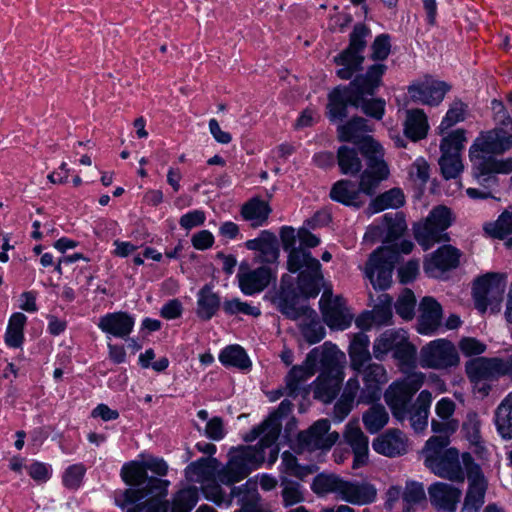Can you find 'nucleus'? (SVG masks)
Returning a JSON list of instances; mask_svg holds the SVG:
<instances>
[{
    "instance_id": "obj_1",
    "label": "nucleus",
    "mask_w": 512,
    "mask_h": 512,
    "mask_svg": "<svg viewBox=\"0 0 512 512\" xmlns=\"http://www.w3.org/2000/svg\"><path fill=\"white\" fill-rule=\"evenodd\" d=\"M267 422L254 427L244 437L246 442H253L257 438L260 441L255 446H244L233 449L229 452V461L220 473V480L223 484L231 485L244 479L253 469L258 468L265 460L266 448H270V463L273 464L278 456L276 441L268 442Z\"/></svg>"
},
{
    "instance_id": "obj_9",
    "label": "nucleus",
    "mask_w": 512,
    "mask_h": 512,
    "mask_svg": "<svg viewBox=\"0 0 512 512\" xmlns=\"http://www.w3.org/2000/svg\"><path fill=\"white\" fill-rule=\"evenodd\" d=\"M419 364L422 368L449 370L460 363L456 346L447 339L440 338L425 344L419 353Z\"/></svg>"
},
{
    "instance_id": "obj_2",
    "label": "nucleus",
    "mask_w": 512,
    "mask_h": 512,
    "mask_svg": "<svg viewBox=\"0 0 512 512\" xmlns=\"http://www.w3.org/2000/svg\"><path fill=\"white\" fill-rule=\"evenodd\" d=\"M121 477L126 484L134 487L128 488L115 496L116 504L122 509L141 501L147 496H151L150 499L161 500L166 495L169 486L167 480L148 478L143 463L135 461L123 465Z\"/></svg>"
},
{
    "instance_id": "obj_34",
    "label": "nucleus",
    "mask_w": 512,
    "mask_h": 512,
    "mask_svg": "<svg viewBox=\"0 0 512 512\" xmlns=\"http://www.w3.org/2000/svg\"><path fill=\"white\" fill-rule=\"evenodd\" d=\"M370 340L364 333L355 334L348 348L350 366L356 372H361L371 360L369 351Z\"/></svg>"
},
{
    "instance_id": "obj_42",
    "label": "nucleus",
    "mask_w": 512,
    "mask_h": 512,
    "mask_svg": "<svg viewBox=\"0 0 512 512\" xmlns=\"http://www.w3.org/2000/svg\"><path fill=\"white\" fill-rule=\"evenodd\" d=\"M298 296L299 295H297L296 291H291L290 289L282 286L274 302L277 306V309L282 314L290 319L297 320L304 313V310L308 309V307L297 306Z\"/></svg>"
},
{
    "instance_id": "obj_56",
    "label": "nucleus",
    "mask_w": 512,
    "mask_h": 512,
    "mask_svg": "<svg viewBox=\"0 0 512 512\" xmlns=\"http://www.w3.org/2000/svg\"><path fill=\"white\" fill-rule=\"evenodd\" d=\"M369 34V30L363 24H357L353 32L350 35V44L349 47L343 51L344 58L351 56H356V58H364L361 55V52L366 46L365 38Z\"/></svg>"
},
{
    "instance_id": "obj_18",
    "label": "nucleus",
    "mask_w": 512,
    "mask_h": 512,
    "mask_svg": "<svg viewBox=\"0 0 512 512\" xmlns=\"http://www.w3.org/2000/svg\"><path fill=\"white\" fill-rule=\"evenodd\" d=\"M364 387L358 397L359 404H371L381 397L382 386L388 382L386 369L381 364L368 363L363 370Z\"/></svg>"
},
{
    "instance_id": "obj_48",
    "label": "nucleus",
    "mask_w": 512,
    "mask_h": 512,
    "mask_svg": "<svg viewBox=\"0 0 512 512\" xmlns=\"http://www.w3.org/2000/svg\"><path fill=\"white\" fill-rule=\"evenodd\" d=\"M337 161L343 174L356 175L362 169V161L354 148L341 146L337 151Z\"/></svg>"
},
{
    "instance_id": "obj_11",
    "label": "nucleus",
    "mask_w": 512,
    "mask_h": 512,
    "mask_svg": "<svg viewBox=\"0 0 512 512\" xmlns=\"http://www.w3.org/2000/svg\"><path fill=\"white\" fill-rule=\"evenodd\" d=\"M506 289L505 277L500 274H487L474 283L473 297L476 308L485 312L488 306L498 311Z\"/></svg>"
},
{
    "instance_id": "obj_51",
    "label": "nucleus",
    "mask_w": 512,
    "mask_h": 512,
    "mask_svg": "<svg viewBox=\"0 0 512 512\" xmlns=\"http://www.w3.org/2000/svg\"><path fill=\"white\" fill-rule=\"evenodd\" d=\"M219 360L224 366H232L242 370L248 369L251 366L249 357L239 345H231L224 348L219 355Z\"/></svg>"
},
{
    "instance_id": "obj_32",
    "label": "nucleus",
    "mask_w": 512,
    "mask_h": 512,
    "mask_svg": "<svg viewBox=\"0 0 512 512\" xmlns=\"http://www.w3.org/2000/svg\"><path fill=\"white\" fill-rule=\"evenodd\" d=\"M459 428V422L456 419H433L431 429L434 436L430 437L425 448H446L450 443V436Z\"/></svg>"
},
{
    "instance_id": "obj_14",
    "label": "nucleus",
    "mask_w": 512,
    "mask_h": 512,
    "mask_svg": "<svg viewBox=\"0 0 512 512\" xmlns=\"http://www.w3.org/2000/svg\"><path fill=\"white\" fill-rule=\"evenodd\" d=\"M319 305L323 320L331 329L345 330L351 325L353 317L342 297L333 296L332 292L324 291Z\"/></svg>"
},
{
    "instance_id": "obj_7",
    "label": "nucleus",
    "mask_w": 512,
    "mask_h": 512,
    "mask_svg": "<svg viewBox=\"0 0 512 512\" xmlns=\"http://www.w3.org/2000/svg\"><path fill=\"white\" fill-rule=\"evenodd\" d=\"M386 70L384 64H375L371 66L367 73L356 77L352 81V87L355 94L359 97V106L362 111L377 120L382 119L385 112V101L382 99H365L368 95H373L380 86L381 77Z\"/></svg>"
},
{
    "instance_id": "obj_60",
    "label": "nucleus",
    "mask_w": 512,
    "mask_h": 512,
    "mask_svg": "<svg viewBox=\"0 0 512 512\" xmlns=\"http://www.w3.org/2000/svg\"><path fill=\"white\" fill-rule=\"evenodd\" d=\"M281 472L299 479H304L313 473V469L310 466L299 465L297 458L289 451H285L282 454Z\"/></svg>"
},
{
    "instance_id": "obj_27",
    "label": "nucleus",
    "mask_w": 512,
    "mask_h": 512,
    "mask_svg": "<svg viewBox=\"0 0 512 512\" xmlns=\"http://www.w3.org/2000/svg\"><path fill=\"white\" fill-rule=\"evenodd\" d=\"M431 504L438 510L455 512L461 491L447 483L436 482L428 488Z\"/></svg>"
},
{
    "instance_id": "obj_33",
    "label": "nucleus",
    "mask_w": 512,
    "mask_h": 512,
    "mask_svg": "<svg viewBox=\"0 0 512 512\" xmlns=\"http://www.w3.org/2000/svg\"><path fill=\"white\" fill-rule=\"evenodd\" d=\"M343 378L344 375L320 374L312 384L314 398L331 403L339 393Z\"/></svg>"
},
{
    "instance_id": "obj_36",
    "label": "nucleus",
    "mask_w": 512,
    "mask_h": 512,
    "mask_svg": "<svg viewBox=\"0 0 512 512\" xmlns=\"http://www.w3.org/2000/svg\"><path fill=\"white\" fill-rule=\"evenodd\" d=\"M432 395L428 390L420 392L409 410L410 423L415 432L423 431L428 425Z\"/></svg>"
},
{
    "instance_id": "obj_17",
    "label": "nucleus",
    "mask_w": 512,
    "mask_h": 512,
    "mask_svg": "<svg viewBox=\"0 0 512 512\" xmlns=\"http://www.w3.org/2000/svg\"><path fill=\"white\" fill-rule=\"evenodd\" d=\"M330 422L327 419L316 421L309 429L299 433L298 441L308 451L329 450L339 439L337 432H329Z\"/></svg>"
},
{
    "instance_id": "obj_61",
    "label": "nucleus",
    "mask_w": 512,
    "mask_h": 512,
    "mask_svg": "<svg viewBox=\"0 0 512 512\" xmlns=\"http://www.w3.org/2000/svg\"><path fill=\"white\" fill-rule=\"evenodd\" d=\"M484 231L494 238H505L512 233L511 216H508V214L503 211L496 221L488 222L484 225Z\"/></svg>"
},
{
    "instance_id": "obj_19",
    "label": "nucleus",
    "mask_w": 512,
    "mask_h": 512,
    "mask_svg": "<svg viewBox=\"0 0 512 512\" xmlns=\"http://www.w3.org/2000/svg\"><path fill=\"white\" fill-rule=\"evenodd\" d=\"M460 256L461 252L454 246L443 245L426 258L424 271L430 277L439 278L459 265Z\"/></svg>"
},
{
    "instance_id": "obj_35",
    "label": "nucleus",
    "mask_w": 512,
    "mask_h": 512,
    "mask_svg": "<svg viewBox=\"0 0 512 512\" xmlns=\"http://www.w3.org/2000/svg\"><path fill=\"white\" fill-rule=\"evenodd\" d=\"M403 126L405 136L413 142L426 138L429 131L427 116L420 109L407 110Z\"/></svg>"
},
{
    "instance_id": "obj_26",
    "label": "nucleus",
    "mask_w": 512,
    "mask_h": 512,
    "mask_svg": "<svg viewBox=\"0 0 512 512\" xmlns=\"http://www.w3.org/2000/svg\"><path fill=\"white\" fill-rule=\"evenodd\" d=\"M359 97L355 94L352 82L348 87L336 88L329 94L328 116L331 121L342 120L347 116V105L359 106Z\"/></svg>"
},
{
    "instance_id": "obj_16",
    "label": "nucleus",
    "mask_w": 512,
    "mask_h": 512,
    "mask_svg": "<svg viewBox=\"0 0 512 512\" xmlns=\"http://www.w3.org/2000/svg\"><path fill=\"white\" fill-rule=\"evenodd\" d=\"M317 350H311L301 365L293 366L285 377L286 395L297 397L308 394L307 380L317 372Z\"/></svg>"
},
{
    "instance_id": "obj_53",
    "label": "nucleus",
    "mask_w": 512,
    "mask_h": 512,
    "mask_svg": "<svg viewBox=\"0 0 512 512\" xmlns=\"http://www.w3.org/2000/svg\"><path fill=\"white\" fill-rule=\"evenodd\" d=\"M416 349L408 341L407 333L404 335L403 341L393 351V357L398 361V365L403 372H408L414 367Z\"/></svg>"
},
{
    "instance_id": "obj_41",
    "label": "nucleus",
    "mask_w": 512,
    "mask_h": 512,
    "mask_svg": "<svg viewBox=\"0 0 512 512\" xmlns=\"http://www.w3.org/2000/svg\"><path fill=\"white\" fill-rule=\"evenodd\" d=\"M406 331L399 330H386L378 338L375 339L373 344V355L377 360H383L389 353L393 352L397 345L404 339Z\"/></svg>"
},
{
    "instance_id": "obj_37",
    "label": "nucleus",
    "mask_w": 512,
    "mask_h": 512,
    "mask_svg": "<svg viewBox=\"0 0 512 512\" xmlns=\"http://www.w3.org/2000/svg\"><path fill=\"white\" fill-rule=\"evenodd\" d=\"M299 320V329L302 336L309 344L320 342L325 336V329L321 324L317 313L308 308L304 310Z\"/></svg>"
},
{
    "instance_id": "obj_49",
    "label": "nucleus",
    "mask_w": 512,
    "mask_h": 512,
    "mask_svg": "<svg viewBox=\"0 0 512 512\" xmlns=\"http://www.w3.org/2000/svg\"><path fill=\"white\" fill-rule=\"evenodd\" d=\"M471 161L473 162L474 179L483 188V190L491 191L493 194L498 187L497 175L492 170L488 169L489 167L485 162V158H478Z\"/></svg>"
},
{
    "instance_id": "obj_62",
    "label": "nucleus",
    "mask_w": 512,
    "mask_h": 512,
    "mask_svg": "<svg viewBox=\"0 0 512 512\" xmlns=\"http://www.w3.org/2000/svg\"><path fill=\"white\" fill-rule=\"evenodd\" d=\"M223 310L228 315L244 314L258 317L261 314L258 307L252 306L247 302H243L239 298L225 300L223 303Z\"/></svg>"
},
{
    "instance_id": "obj_31",
    "label": "nucleus",
    "mask_w": 512,
    "mask_h": 512,
    "mask_svg": "<svg viewBox=\"0 0 512 512\" xmlns=\"http://www.w3.org/2000/svg\"><path fill=\"white\" fill-rule=\"evenodd\" d=\"M224 468L220 469V462L216 458H200L187 467L186 473L188 478L194 482L205 483L217 479L223 483L220 480V473Z\"/></svg>"
},
{
    "instance_id": "obj_54",
    "label": "nucleus",
    "mask_w": 512,
    "mask_h": 512,
    "mask_svg": "<svg viewBox=\"0 0 512 512\" xmlns=\"http://www.w3.org/2000/svg\"><path fill=\"white\" fill-rule=\"evenodd\" d=\"M404 502L403 512H410L415 506L426 502V493L424 487L418 482H409L406 484L402 494Z\"/></svg>"
},
{
    "instance_id": "obj_8",
    "label": "nucleus",
    "mask_w": 512,
    "mask_h": 512,
    "mask_svg": "<svg viewBox=\"0 0 512 512\" xmlns=\"http://www.w3.org/2000/svg\"><path fill=\"white\" fill-rule=\"evenodd\" d=\"M361 153L367 159L368 167L362 173L359 183L360 192L372 195L379 183L389 175V169L384 161V149L373 138L364 140Z\"/></svg>"
},
{
    "instance_id": "obj_47",
    "label": "nucleus",
    "mask_w": 512,
    "mask_h": 512,
    "mask_svg": "<svg viewBox=\"0 0 512 512\" xmlns=\"http://www.w3.org/2000/svg\"><path fill=\"white\" fill-rule=\"evenodd\" d=\"M27 322V317L21 313H13L8 321V326L5 333V343L12 348H19L24 341V327Z\"/></svg>"
},
{
    "instance_id": "obj_5",
    "label": "nucleus",
    "mask_w": 512,
    "mask_h": 512,
    "mask_svg": "<svg viewBox=\"0 0 512 512\" xmlns=\"http://www.w3.org/2000/svg\"><path fill=\"white\" fill-rule=\"evenodd\" d=\"M287 268L290 272H299L296 292L305 298L316 297L322 286L323 275L320 262L305 249H292L288 254Z\"/></svg>"
},
{
    "instance_id": "obj_15",
    "label": "nucleus",
    "mask_w": 512,
    "mask_h": 512,
    "mask_svg": "<svg viewBox=\"0 0 512 512\" xmlns=\"http://www.w3.org/2000/svg\"><path fill=\"white\" fill-rule=\"evenodd\" d=\"M462 462L469 480V489L465 497L464 508L476 512L484 503L486 481L481 468L474 462L469 453L462 455Z\"/></svg>"
},
{
    "instance_id": "obj_39",
    "label": "nucleus",
    "mask_w": 512,
    "mask_h": 512,
    "mask_svg": "<svg viewBox=\"0 0 512 512\" xmlns=\"http://www.w3.org/2000/svg\"><path fill=\"white\" fill-rule=\"evenodd\" d=\"M360 193L359 187L354 182L340 180L333 185L330 197L344 205L359 207L362 204Z\"/></svg>"
},
{
    "instance_id": "obj_23",
    "label": "nucleus",
    "mask_w": 512,
    "mask_h": 512,
    "mask_svg": "<svg viewBox=\"0 0 512 512\" xmlns=\"http://www.w3.org/2000/svg\"><path fill=\"white\" fill-rule=\"evenodd\" d=\"M248 250L257 251L254 261L263 264H271L279 258V244L275 234L268 230H263L260 235L245 242Z\"/></svg>"
},
{
    "instance_id": "obj_52",
    "label": "nucleus",
    "mask_w": 512,
    "mask_h": 512,
    "mask_svg": "<svg viewBox=\"0 0 512 512\" xmlns=\"http://www.w3.org/2000/svg\"><path fill=\"white\" fill-rule=\"evenodd\" d=\"M293 404L285 399L283 400L277 410H275L270 416L265 420L268 425V433H267V439L268 442L276 441L279 437L280 431H281V419L283 417H286L292 412Z\"/></svg>"
},
{
    "instance_id": "obj_6",
    "label": "nucleus",
    "mask_w": 512,
    "mask_h": 512,
    "mask_svg": "<svg viewBox=\"0 0 512 512\" xmlns=\"http://www.w3.org/2000/svg\"><path fill=\"white\" fill-rule=\"evenodd\" d=\"M453 222L452 212L446 206L433 208L427 218L414 226V236L418 244L428 250L436 243L450 240L446 230Z\"/></svg>"
},
{
    "instance_id": "obj_64",
    "label": "nucleus",
    "mask_w": 512,
    "mask_h": 512,
    "mask_svg": "<svg viewBox=\"0 0 512 512\" xmlns=\"http://www.w3.org/2000/svg\"><path fill=\"white\" fill-rule=\"evenodd\" d=\"M480 427L481 421L478 415L476 413H469L462 429L467 440L476 447H480L481 444Z\"/></svg>"
},
{
    "instance_id": "obj_12",
    "label": "nucleus",
    "mask_w": 512,
    "mask_h": 512,
    "mask_svg": "<svg viewBox=\"0 0 512 512\" xmlns=\"http://www.w3.org/2000/svg\"><path fill=\"white\" fill-rule=\"evenodd\" d=\"M465 368L472 382L491 380L503 375L512 376V355L507 359L476 358L467 362Z\"/></svg>"
},
{
    "instance_id": "obj_59",
    "label": "nucleus",
    "mask_w": 512,
    "mask_h": 512,
    "mask_svg": "<svg viewBox=\"0 0 512 512\" xmlns=\"http://www.w3.org/2000/svg\"><path fill=\"white\" fill-rule=\"evenodd\" d=\"M371 312V315L374 317L376 322V326L388 325L392 319V298L388 294H381L378 297L377 304L374 305V308Z\"/></svg>"
},
{
    "instance_id": "obj_4",
    "label": "nucleus",
    "mask_w": 512,
    "mask_h": 512,
    "mask_svg": "<svg viewBox=\"0 0 512 512\" xmlns=\"http://www.w3.org/2000/svg\"><path fill=\"white\" fill-rule=\"evenodd\" d=\"M414 245L403 240L394 246H383L374 251L365 266V276L374 289L385 290L392 283L394 265L399 261L400 253L409 254Z\"/></svg>"
},
{
    "instance_id": "obj_30",
    "label": "nucleus",
    "mask_w": 512,
    "mask_h": 512,
    "mask_svg": "<svg viewBox=\"0 0 512 512\" xmlns=\"http://www.w3.org/2000/svg\"><path fill=\"white\" fill-rule=\"evenodd\" d=\"M413 395L399 381L393 382L384 393V400L390 407L393 416L402 421L406 418L408 404Z\"/></svg>"
},
{
    "instance_id": "obj_25",
    "label": "nucleus",
    "mask_w": 512,
    "mask_h": 512,
    "mask_svg": "<svg viewBox=\"0 0 512 512\" xmlns=\"http://www.w3.org/2000/svg\"><path fill=\"white\" fill-rule=\"evenodd\" d=\"M344 439L354 454L353 468L357 469L364 466L368 461L369 440L361 430L357 420L350 421L346 425Z\"/></svg>"
},
{
    "instance_id": "obj_44",
    "label": "nucleus",
    "mask_w": 512,
    "mask_h": 512,
    "mask_svg": "<svg viewBox=\"0 0 512 512\" xmlns=\"http://www.w3.org/2000/svg\"><path fill=\"white\" fill-rule=\"evenodd\" d=\"M495 424L502 438L512 439V392L496 408Z\"/></svg>"
},
{
    "instance_id": "obj_20",
    "label": "nucleus",
    "mask_w": 512,
    "mask_h": 512,
    "mask_svg": "<svg viewBox=\"0 0 512 512\" xmlns=\"http://www.w3.org/2000/svg\"><path fill=\"white\" fill-rule=\"evenodd\" d=\"M237 278L241 292L245 295H254L268 287L273 273L266 265L251 269L248 265L241 264Z\"/></svg>"
},
{
    "instance_id": "obj_46",
    "label": "nucleus",
    "mask_w": 512,
    "mask_h": 512,
    "mask_svg": "<svg viewBox=\"0 0 512 512\" xmlns=\"http://www.w3.org/2000/svg\"><path fill=\"white\" fill-rule=\"evenodd\" d=\"M439 144L441 154H461L467 142L466 131L458 128L444 131Z\"/></svg>"
},
{
    "instance_id": "obj_43",
    "label": "nucleus",
    "mask_w": 512,
    "mask_h": 512,
    "mask_svg": "<svg viewBox=\"0 0 512 512\" xmlns=\"http://www.w3.org/2000/svg\"><path fill=\"white\" fill-rule=\"evenodd\" d=\"M271 210L267 202L260 199H252L245 203L241 209L242 217L250 222V225L254 228L262 226Z\"/></svg>"
},
{
    "instance_id": "obj_21",
    "label": "nucleus",
    "mask_w": 512,
    "mask_h": 512,
    "mask_svg": "<svg viewBox=\"0 0 512 512\" xmlns=\"http://www.w3.org/2000/svg\"><path fill=\"white\" fill-rule=\"evenodd\" d=\"M449 89L447 83L425 77L422 81L409 86L408 92L414 101L433 106L442 102Z\"/></svg>"
},
{
    "instance_id": "obj_38",
    "label": "nucleus",
    "mask_w": 512,
    "mask_h": 512,
    "mask_svg": "<svg viewBox=\"0 0 512 512\" xmlns=\"http://www.w3.org/2000/svg\"><path fill=\"white\" fill-rule=\"evenodd\" d=\"M337 131L340 141L353 142L359 145L360 150L364 140L372 138L371 136H365L371 129L368 127L367 121L361 117H355L346 124L340 125Z\"/></svg>"
},
{
    "instance_id": "obj_3",
    "label": "nucleus",
    "mask_w": 512,
    "mask_h": 512,
    "mask_svg": "<svg viewBox=\"0 0 512 512\" xmlns=\"http://www.w3.org/2000/svg\"><path fill=\"white\" fill-rule=\"evenodd\" d=\"M312 490L317 495L334 493L342 501L365 505L376 498V489L367 482L349 481L334 474H319L312 483Z\"/></svg>"
},
{
    "instance_id": "obj_50",
    "label": "nucleus",
    "mask_w": 512,
    "mask_h": 512,
    "mask_svg": "<svg viewBox=\"0 0 512 512\" xmlns=\"http://www.w3.org/2000/svg\"><path fill=\"white\" fill-rule=\"evenodd\" d=\"M362 421L366 430L374 434L386 426L389 421V414L383 405H372L363 413Z\"/></svg>"
},
{
    "instance_id": "obj_29",
    "label": "nucleus",
    "mask_w": 512,
    "mask_h": 512,
    "mask_svg": "<svg viewBox=\"0 0 512 512\" xmlns=\"http://www.w3.org/2000/svg\"><path fill=\"white\" fill-rule=\"evenodd\" d=\"M313 350L318 351L317 366L320 364V374L344 375L342 363L345 360V354L336 345L326 342L321 348Z\"/></svg>"
},
{
    "instance_id": "obj_22",
    "label": "nucleus",
    "mask_w": 512,
    "mask_h": 512,
    "mask_svg": "<svg viewBox=\"0 0 512 512\" xmlns=\"http://www.w3.org/2000/svg\"><path fill=\"white\" fill-rule=\"evenodd\" d=\"M374 451L386 457H398L408 451V438L399 429H388L372 442Z\"/></svg>"
},
{
    "instance_id": "obj_28",
    "label": "nucleus",
    "mask_w": 512,
    "mask_h": 512,
    "mask_svg": "<svg viewBox=\"0 0 512 512\" xmlns=\"http://www.w3.org/2000/svg\"><path fill=\"white\" fill-rule=\"evenodd\" d=\"M134 318L126 312L107 313L99 318L98 328L117 338H126L134 327Z\"/></svg>"
},
{
    "instance_id": "obj_57",
    "label": "nucleus",
    "mask_w": 512,
    "mask_h": 512,
    "mask_svg": "<svg viewBox=\"0 0 512 512\" xmlns=\"http://www.w3.org/2000/svg\"><path fill=\"white\" fill-rule=\"evenodd\" d=\"M466 112L467 105L461 101L453 102L437 128L438 134H443L444 131L449 130L457 123L464 121Z\"/></svg>"
},
{
    "instance_id": "obj_63",
    "label": "nucleus",
    "mask_w": 512,
    "mask_h": 512,
    "mask_svg": "<svg viewBox=\"0 0 512 512\" xmlns=\"http://www.w3.org/2000/svg\"><path fill=\"white\" fill-rule=\"evenodd\" d=\"M364 58H356V56H351L344 58V53L342 52L337 58L336 62L338 65L342 66L337 70V75L341 79H350L353 74L361 69Z\"/></svg>"
},
{
    "instance_id": "obj_58",
    "label": "nucleus",
    "mask_w": 512,
    "mask_h": 512,
    "mask_svg": "<svg viewBox=\"0 0 512 512\" xmlns=\"http://www.w3.org/2000/svg\"><path fill=\"white\" fill-rule=\"evenodd\" d=\"M198 501L195 487H188L176 493L172 502V512H190Z\"/></svg>"
},
{
    "instance_id": "obj_13",
    "label": "nucleus",
    "mask_w": 512,
    "mask_h": 512,
    "mask_svg": "<svg viewBox=\"0 0 512 512\" xmlns=\"http://www.w3.org/2000/svg\"><path fill=\"white\" fill-rule=\"evenodd\" d=\"M512 148V134L502 127H496L482 132L470 147L471 160L483 158L480 153L503 154Z\"/></svg>"
},
{
    "instance_id": "obj_40",
    "label": "nucleus",
    "mask_w": 512,
    "mask_h": 512,
    "mask_svg": "<svg viewBox=\"0 0 512 512\" xmlns=\"http://www.w3.org/2000/svg\"><path fill=\"white\" fill-rule=\"evenodd\" d=\"M220 307V298L209 285L202 287L197 294V316L204 320H210Z\"/></svg>"
},
{
    "instance_id": "obj_45",
    "label": "nucleus",
    "mask_w": 512,
    "mask_h": 512,
    "mask_svg": "<svg viewBox=\"0 0 512 512\" xmlns=\"http://www.w3.org/2000/svg\"><path fill=\"white\" fill-rule=\"evenodd\" d=\"M405 202L403 192L398 188L390 189L376 197L368 206L370 214L381 212L385 209H397Z\"/></svg>"
},
{
    "instance_id": "obj_55",
    "label": "nucleus",
    "mask_w": 512,
    "mask_h": 512,
    "mask_svg": "<svg viewBox=\"0 0 512 512\" xmlns=\"http://www.w3.org/2000/svg\"><path fill=\"white\" fill-rule=\"evenodd\" d=\"M438 164L445 179H455L463 171L461 154H441Z\"/></svg>"
},
{
    "instance_id": "obj_10",
    "label": "nucleus",
    "mask_w": 512,
    "mask_h": 512,
    "mask_svg": "<svg viewBox=\"0 0 512 512\" xmlns=\"http://www.w3.org/2000/svg\"><path fill=\"white\" fill-rule=\"evenodd\" d=\"M425 448V464L437 476L450 481L461 482L465 480V467L459 460L458 450L455 448Z\"/></svg>"
},
{
    "instance_id": "obj_24",
    "label": "nucleus",
    "mask_w": 512,
    "mask_h": 512,
    "mask_svg": "<svg viewBox=\"0 0 512 512\" xmlns=\"http://www.w3.org/2000/svg\"><path fill=\"white\" fill-rule=\"evenodd\" d=\"M417 331L422 335L434 334L442 323V307L433 297H424L419 305Z\"/></svg>"
}]
</instances>
